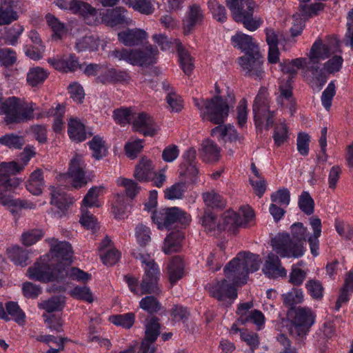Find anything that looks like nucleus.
I'll use <instances>...</instances> for the list:
<instances>
[{
    "label": "nucleus",
    "instance_id": "13d9d810",
    "mask_svg": "<svg viewBox=\"0 0 353 353\" xmlns=\"http://www.w3.org/2000/svg\"><path fill=\"white\" fill-rule=\"evenodd\" d=\"M202 225L208 232H213L217 230L219 231V225L220 223H216V216L210 211H205L201 218Z\"/></svg>",
    "mask_w": 353,
    "mask_h": 353
},
{
    "label": "nucleus",
    "instance_id": "7ed1b4c3",
    "mask_svg": "<svg viewBox=\"0 0 353 353\" xmlns=\"http://www.w3.org/2000/svg\"><path fill=\"white\" fill-rule=\"evenodd\" d=\"M308 233L302 223H294L290 226V233H279L272 239L273 250L281 257H301L306 251Z\"/></svg>",
    "mask_w": 353,
    "mask_h": 353
},
{
    "label": "nucleus",
    "instance_id": "49530a36",
    "mask_svg": "<svg viewBox=\"0 0 353 353\" xmlns=\"http://www.w3.org/2000/svg\"><path fill=\"white\" fill-rule=\"evenodd\" d=\"M23 32V28L19 24H15L8 28L3 38L5 43L8 45L15 46Z\"/></svg>",
    "mask_w": 353,
    "mask_h": 353
},
{
    "label": "nucleus",
    "instance_id": "0e129e2a",
    "mask_svg": "<svg viewBox=\"0 0 353 353\" xmlns=\"http://www.w3.org/2000/svg\"><path fill=\"white\" fill-rule=\"evenodd\" d=\"M97 41L92 36H85L76 42L75 48L77 51L93 50L97 48Z\"/></svg>",
    "mask_w": 353,
    "mask_h": 353
},
{
    "label": "nucleus",
    "instance_id": "f257e3e1",
    "mask_svg": "<svg viewBox=\"0 0 353 353\" xmlns=\"http://www.w3.org/2000/svg\"><path fill=\"white\" fill-rule=\"evenodd\" d=\"M195 106L200 110L203 119L208 120L219 125L211 130V135L217 137L226 141L242 143L244 137L237 133L233 125H223L228 117L230 108H232L236 103L232 92L228 91L227 96H214L210 99H194Z\"/></svg>",
    "mask_w": 353,
    "mask_h": 353
},
{
    "label": "nucleus",
    "instance_id": "4c0bfd02",
    "mask_svg": "<svg viewBox=\"0 0 353 353\" xmlns=\"http://www.w3.org/2000/svg\"><path fill=\"white\" fill-rule=\"evenodd\" d=\"M65 306V296H54L39 304V308L45 310L48 313L61 311Z\"/></svg>",
    "mask_w": 353,
    "mask_h": 353
},
{
    "label": "nucleus",
    "instance_id": "603ef678",
    "mask_svg": "<svg viewBox=\"0 0 353 353\" xmlns=\"http://www.w3.org/2000/svg\"><path fill=\"white\" fill-rule=\"evenodd\" d=\"M299 207L307 215H311L314 211V202L310 194L303 192L299 196Z\"/></svg>",
    "mask_w": 353,
    "mask_h": 353
},
{
    "label": "nucleus",
    "instance_id": "7c9ffc66",
    "mask_svg": "<svg viewBox=\"0 0 353 353\" xmlns=\"http://www.w3.org/2000/svg\"><path fill=\"white\" fill-rule=\"evenodd\" d=\"M66 277L77 281L86 282L90 279L91 276L78 268L59 267L58 281H62Z\"/></svg>",
    "mask_w": 353,
    "mask_h": 353
},
{
    "label": "nucleus",
    "instance_id": "c9c22d12",
    "mask_svg": "<svg viewBox=\"0 0 353 353\" xmlns=\"http://www.w3.org/2000/svg\"><path fill=\"white\" fill-rule=\"evenodd\" d=\"M68 132L70 138L74 141L81 142L87 138L84 125L75 119L70 120Z\"/></svg>",
    "mask_w": 353,
    "mask_h": 353
},
{
    "label": "nucleus",
    "instance_id": "f704fd0d",
    "mask_svg": "<svg viewBox=\"0 0 353 353\" xmlns=\"http://www.w3.org/2000/svg\"><path fill=\"white\" fill-rule=\"evenodd\" d=\"M201 156L205 161H216L220 157V148L212 141L206 139L201 144Z\"/></svg>",
    "mask_w": 353,
    "mask_h": 353
},
{
    "label": "nucleus",
    "instance_id": "c03bdc74",
    "mask_svg": "<svg viewBox=\"0 0 353 353\" xmlns=\"http://www.w3.org/2000/svg\"><path fill=\"white\" fill-rule=\"evenodd\" d=\"M208 6L214 19L221 23L227 21V12L225 8L216 0H210Z\"/></svg>",
    "mask_w": 353,
    "mask_h": 353
},
{
    "label": "nucleus",
    "instance_id": "412c9836",
    "mask_svg": "<svg viewBox=\"0 0 353 353\" xmlns=\"http://www.w3.org/2000/svg\"><path fill=\"white\" fill-rule=\"evenodd\" d=\"M133 65L148 66L157 62L159 50L151 45L142 49L134 50Z\"/></svg>",
    "mask_w": 353,
    "mask_h": 353
},
{
    "label": "nucleus",
    "instance_id": "c756f323",
    "mask_svg": "<svg viewBox=\"0 0 353 353\" xmlns=\"http://www.w3.org/2000/svg\"><path fill=\"white\" fill-rule=\"evenodd\" d=\"M310 223L312 228L313 234L308 237L307 242L312 254L314 256H317L319 248V238L321 234V221L320 219L312 216L310 219Z\"/></svg>",
    "mask_w": 353,
    "mask_h": 353
},
{
    "label": "nucleus",
    "instance_id": "393cba45",
    "mask_svg": "<svg viewBox=\"0 0 353 353\" xmlns=\"http://www.w3.org/2000/svg\"><path fill=\"white\" fill-rule=\"evenodd\" d=\"M130 77L125 70H117L115 68L107 69L102 72L96 79V83L102 84L117 83L128 81Z\"/></svg>",
    "mask_w": 353,
    "mask_h": 353
},
{
    "label": "nucleus",
    "instance_id": "69168bd1",
    "mask_svg": "<svg viewBox=\"0 0 353 353\" xmlns=\"http://www.w3.org/2000/svg\"><path fill=\"white\" fill-rule=\"evenodd\" d=\"M121 184L125 188L126 196L133 199L139 192L141 188L132 179L123 178L121 180Z\"/></svg>",
    "mask_w": 353,
    "mask_h": 353
},
{
    "label": "nucleus",
    "instance_id": "8fccbe9b",
    "mask_svg": "<svg viewBox=\"0 0 353 353\" xmlns=\"http://www.w3.org/2000/svg\"><path fill=\"white\" fill-rule=\"evenodd\" d=\"M219 250L214 249L208 256L206 261L207 266L213 272L218 271L221 269L222 264L219 260L221 252L224 251V245L223 244L218 245Z\"/></svg>",
    "mask_w": 353,
    "mask_h": 353
},
{
    "label": "nucleus",
    "instance_id": "423d86ee",
    "mask_svg": "<svg viewBox=\"0 0 353 353\" xmlns=\"http://www.w3.org/2000/svg\"><path fill=\"white\" fill-rule=\"evenodd\" d=\"M287 315L290 321L289 333L296 339L305 338L315 322L314 312L307 307H290Z\"/></svg>",
    "mask_w": 353,
    "mask_h": 353
},
{
    "label": "nucleus",
    "instance_id": "f8f14e48",
    "mask_svg": "<svg viewBox=\"0 0 353 353\" xmlns=\"http://www.w3.org/2000/svg\"><path fill=\"white\" fill-rule=\"evenodd\" d=\"M238 285L233 283L226 278L214 283L208 284L207 288L212 296L221 301L223 306L229 307L237 297L234 285Z\"/></svg>",
    "mask_w": 353,
    "mask_h": 353
},
{
    "label": "nucleus",
    "instance_id": "4d7b16f0",
    "mask_svg": "<svg viewBox=\"0 0 353 353\" xmlns=\"http://www.w3.org/2000/svg\"><path fill=\"white\" fill-rule=\"evenodd\" d=\"M43 236L40 229H31L24 232L21 235V241L23 245L30 246L37 242Z\"/></svg>",
    "mask_w": 353,
    "mask_h": 353
},
{
    "label": "nucleus",
    "instance_id": "ea45409f",
    "mask_svg": "<svg viewBox=\"0 0 353 353\" xmlns=\"http://www.w3.org/2000/svg\"><path fill=\"white\" fill-rule=\"evenodd\" d=\"M202 197L205 204L208 207L223 209L225 206V201L223 196L214 190L203 193Z\"/></svg>",
    "mask_w": 353,
    "mask_h": 353
},
{
    "label": "nucleus",
    "instance_id": "052dcab7",
    "mask_svg": "<svg viewBox=\"0 0 353 353\" xmlns=\"http://www.w3.org/2000/svg\"><path fill=\"white\" fill-rule=\"evenodd\" d=\"M275 145H281L288 139V129L285 123L276 125L273 134Z\"/></svg>",
    "mask_w": 353,
    "mask_h": 353
},
{
    "label": "nucleus",
    "instance_id": "c85d7f7f",
    "mask_svg": "<svg viewBox=\"0 0 353 353\" xmlns=\"http://www.w3.org/2000/svg\"><path fill=\"white\" fill-rule=\"evenodd\" d=\"M46 21L52 31L51 37L53 41H61L66 37L68 29L65 23L50 13L46 15Z\"/></svg>",
    "mask_w": 353,
    "mask_h": 353
},
{
    "label": "nucleus",
    "instance_id": "9b49d317",
    "mask_svg": "<svg viewBox=\"0 0 353 353\" xmlns=\"http://www.w3.org/2000/svg\"><path fill=\"white\" fill-rule=\"evenodd\" d=\"M252 112L255 125L260 128L265 121V128L269 130L274 124V111L270 110L268 92L265 88H261L257 94L253 105Z\"/></svg>",
    "mask_w": 353,
    "mask_h": 353
},
{
    "label": "nucleus",
    "instance_id": "5701e85b",
    "mask_svg": "<svg viewBox=\"0 0 353 353\" xmlns=\"http://www.w3.org/2000/svg\"><path fill=\"white\" fill-rule=\"evenodd\" d=\"M147 33L141 29H127L118 33V39L125 46L141 44L146 39Z\"/></svg>",
    "mask_w": 353,
    "mask_h": 353
},
{
    "label": "nucleus",
    "instance_id": "f03ea898",
    "mask_svg": "<svg viewBox=\"0 0 353 353\" xmlns=\"http://www.w3.org/2000/svg\"><path fill=\"white\" fill-rule=\"evenodd\" d=\"M35 154V148L32 145H28L20 154L21 164L16 161L0 163V203L19 208L32 209L35 208L36 205L33 203L22 199H10L6 196L7 192L13 191L19 185L21 181L19 178L15 177V175L24 169Z\"/></svg>",
    "mask_w": 353,
    "mask_h": 353
},
{
    "label": "nucleus",
    "instance_id": "cd10ccee",
    "mask_svg": "<svg viewBox=\"0 0 353 353\" xmlns=\"http://www.w3.org/2000/svg\"><path fill=\"white\" fill-rule=\"evenodd\" d=\"M231 40L235 44V46L245 52V55L260 52L258 46L253 41V38L250 35L238 32L232 37Z\"/></svg>",
    "mask_w": 353,
    "mask_h": 353
},
{
    "label": "nucleus",
    "instance_id": "9d476101",
    "mask_svg": "<svg viewBox=\"0 0 353 353\" xmlns=\"http://www.w3.org/2000/svg\"><path fill=\"white\" fill-rule=\"evenodd\" d=\"M240 212L237 213L233 210H227L223 214V223L219 225V232L228 230L234 233L239 228H247L254 218V212L249 206L240 208Z\"/></svg>",
    "mask_w": 353,
    "mask_h": 353
},
{
    "label": "nucleus",
    "instance_id": "3c124183",
    "mask_svg": "<svg viewBox=\"0 0 353 353\" xmlns=\"http://www.w3.org/2000/svg\"><path fill=\"white\" fill-rule=\"evenodd\" d=\"M186 190L185 183L183 182L176 183L171 187L165 189V197L169 200L179 199L183 196Z\"/></svg>",
    "mask_w": 353,
    "mask_h": 353
},
{
    "label": "nucleus",
    "instance_id": "2eb2a0df",
    "mask_svg": "<svg viewBox=\"0 0 353 353\" xmlns=\"http://www.w3.org/2000/svg\"><path fill=\"white\" fill-rule=\"evenodd\" d=\"M159 320L152 316L145 324V337L138 353H154L156 348L153 343L160 334Z\"/></svg>",
    "mask_w": 353,
    "mask_h": 353
},
{
    "label": "nucleus",
    "instance_id": "5fc2aeb1",
    "mask_svg": "<svg viewBox=\"0 0 353 353\" xmlns=\"http://www.w3.org/2000/svg\"><path fill=\"white\" fill-rule=\"evenodd\" d=\"M6 312L8 315H10L19 324H23L25 319V314L21 310L17 303L10 301L6 305Z\"/></svg>",
    "mask_w": 353,
    "mask_h": 353
},
{
    "label": "nucleus",
    "instance_id": "72a5a7b5",
    "mask_svg": "<svg viewBox=\"0 0 353 353\" xmlns=\"http://www.w3.org/2000/svg\"><path fill=\"white\" fill-rule=\"evenodd\" d=\"M184 265L179 256H174L167 266L169 280L173 285L181 279L183 275Z\"/></svg>",
    "mask_w": 353,
    "mask_h": 353
},
{
    "label": "nucleus",
    "instance_id": "79ce46f5",
    "mask_svg": "<svg viewBox=\"0 0 353 353\" xmlns=\"http://www.w3.org/2000/svg\"><path fill=\"white\" fill-rule=\"evenodd\" d=\"M125 4L132 7L141 14L150 15L154 11V8L150 1L148 0H126Z\"/></svg>",
    "mask_w": 353,
    "mask_h": 353
},
{
    "label": "nucleus",
    "instance_id": "338daca9",
    "mask_svg": "<svg viewBox=\"0 0 353 353\" xmlns=\"http://www.w3.org/2000/svg\"><path fill=\"white\" fill-rule=\"evenodd\" d=\"M42 316L49 329L58 332L62 330L63 320L60 316L53 314H43Z\"/></svg>",
    "mask_w": 353,
    "mask_h": 353
},
{
    "label": "nucleus",
    "instance_id": "ddd939ff",
    "mask_svg": "<svg viewBox=\"0 0 353 353\" xmlns=\"http://www.w3.org/2000/svg\"><path fill=\"white\" fill-rule=\"evenodd\" d=\"M245 74L254 79H261L264 74L263 57L260 52L248 54L238 59Z\"/></svg>",
    "mask_w": 353,
    "mask_h": 353
},
{
    "label": "nucleus",
    "instance_id": "473e14b6",
    "mask_svg": "<svg viewBox=\"0 0 353 353\" xmlns=\"http://www.w3.org/2000/svg\"><path fill=\"white\" fill-rule=\"evenodd\" d=\"M14 0H1L0 6V25L10 24L18 19V14L14 10Z\"/></svg>",
    "mask_w": 353,
    "mask_h": 353
},
{
    "label": "nucleus",
    "instance_id": "680f3d73",
    "mask_svg": "<svg viewBox=\"0 0 353 353\" xmlns=\"http://www.w3.org/2000/svg\"><path fill=\"white\" fill-rule=\"evenodd\" d=\"M101 191L99 187H92L90 188L83 200V205L81 207H85L86 209L88 207H99L98 204V196Z\"/></svg>",
    "mask_w": 353,
    "mask_h": 353
},
{
    "label": "nucleus",
    "instance_id": "b1692460",
    "mask_svg": "<svg viewBox=\"0 0 353 353\" xmlns=\"http://www.w3.org/2000/svg\"><path fill=\"white\" fill-rule=\"evenodd\" d=\"M127 10L122 7H117L113 9L108 10L103 16V21L108 26L114 27L117 25H129L132 20L128 18L125 13Z\"/></svg>",
    "mask_w": 353,
    "mask_h": 353
},
{
    "label": "nucleus",
    "instance_id": "39448f33",
    "mask_svg": "<svg viewBox=\"0 0 353 353\" xmlns=\"http://www.w3.org/2000/svg\"><path fill=\"white\" fill-rule=\"evenodd\" d=\"M332 52L328 45L323 44L321 41H316L312 45L308 58L307 71L312 75L313 89L319 91L327 82V75L320 61L330 57Z\"/></svg>",
    "mask_w": 353,
    "mask_h": 353
},
{
    "label": "nucleus",
    "instance_id": "a19ab883",
    "mask_svg": "<svg viewBox=\"0 0 353 353\" xmlns=\"http://www.w3.org/2000/svg\"><path fill=\"white\" fill-rule=\"evenodd\" d=\"M8 258L16 265L26 266L28 254L26 250L19 246H14L8 250Z\"/></svg>",
    "mask_w": 353,
    "mask_h": 353
},
{
    "label": "nucleus",
    "instance_id": "bb28decb",
    "mask_svg": "<svg viewBox=\"0 0 353 353\" xmlns=\"http://www.w3.org/2000/svg\"><path fill=\"white\" fill-rule=\"evenodd\" d=\"M183 239V232L179 230L172 231L164 239L162 251L165 254L179 252L182 248Z\"/></svg>",
    "mask_w": 353,
    "mask_h": 353
},
{
    "label": "nucleus",
    "instance_id": "1a4fd4ad",
    "mask_svg": "<svg viewBox=\"0 0 353 353\" xmlns=\"http://www.w3.org/2000/svg\"><path fill=\"white\" fill-rule=\"evenodd\" d=\"M152 219L158 228L170 229L174 224L187 225L191 221L190 216L177 207L165 208L152 212Z\"/></svg>",
    "mask_w": 353,
    "mask_h": 353
},
{
    "label": "nucleus",
    "instance_id": "6e6d98bb",
    "mask_svg": "<svg viewBox=\"0 0 353 353\" xmlns=\"http://www.w3.org/2000/svg\"><path fill=\"white\" fill-rule=\"evenodd\" d=\"M70 294L72 297L85 301L88 303L93 302L92 294L87 286H76L70 290Z\"/></svg>",
    "mask_w": 353,
    "mask_h": 353
},
{
    "label": "nucleus",
    "instance_id": "4be33fe9",
    "mask_svg": "<svg viewBox=\"0 0 353 353\" xmlns=\"http://www.w3.org/2000/svg\"><path fill=\"white\" fill-rule=\"evenodd\" d=\"M263 273L269 278L285 277L287 271L281 266V260L274 253H270L263 268Z\"/></svg>",
    "mask_w": 353,
    "mask_h": 353
},
{
    "label": "nucleus",
    "instance_id": "aec40b11",
    "mask_svg": "<svg viewBox=\"0 0 353 353\" xmlns=\"http://www.w3.org/2000/svg\"><path fill=\"white\" fill-rule=\"evenodd\" d=\"M85 168V165L80 155L76 154L70 161L68 175L72 179L74 188H80L87 183Z\"/></svg>",
    "mask_w": 353,
    "mask_h": 353
},
{
    "label": "nucleus",
    "instance_id": "2f4dec72",
    "mask_svg": "<svg viewBox=\"0 0 353 353\" xmlns=\"http://www.w3.org/2000/svg\"><path fill=\"white\" fill-rule=\"evenodd\" d=\"M50 195V204L55 205L61 211L66 210L69 205L73 202L72 199L67 195L60 187L51 186Z\"/></svg>",
    "mask_w": 353,
    "mask_h": 353
},
{
    "label": "nucleus",
    "instance_id": "09e8293b",
    "mask_svg": "<svg viewBox=\"0 0 353 353\" xmlns=\"http://www.w3.org/2000/svg\"><path fill=\"white\" fill-rule=\"evenodd\" d=\"M110 319L113 324L129 329L134 323L135 316L134 313L129 312L123 314L112 316Z\"/></svg>",
    "mask_w": 353,
    "mask_h": 353
},
{
    "label": "nucleus",
    "instance_id": "f3484780",
    "mask_svg": "<svg viewBox=\"0 0 353 353\" xmlns=\"http://www.w3.org/2000/svg\"><path fill=\"white\" fill-rule=\"evenodd\" d=\"M145 274L140 284L141 294H158L160 292L159 281L160 271L158 266L152 264L150 268H144Z\"/></svg>",
    "mask_w": 353,
    "mask_h": 353
},
{
    "label": "nucleus",
    "instance_id": "37998d69",
    "mask_svg": "<svg viewBox=\"0 0 353 353\" xmlns=\"http://www.w3.org/2000/svg\"><path fill=\"white\" fill-rule=\"evenodd\" d=\"M88 145L92 150V157L96 159L99 160L105 155V141L102 137L98 135L93 137L92 140L88 142Z\"/></svg>",
    "mask_w": 353,
    "mask_h": 353
},
{
    "label": "nucleus",
    "instance_id": "e433bc0d",
    "mask_svg": "<svg viewBox=\"0 0 353 353\" xmlns=\"http://www.w3.org/2000/svg\"><path fill=\"white\" fill-rule=\"evenodd\" d=\"M177 52L181 67L183 72L186 75H190L194 68L192 57L188 51L184 49L181 43L177 44Z\"/></svg>",
    "mask_w": 353,
    "mask_h": 353
},
{
    "label": "nucleus",
    "instance_id": "a878e982",
    "mask_svg": "<svg viewBox=\"0 0 353 353\" xmlns=\"http://www.w3.org/2000/svg\"><path fill=\"white\" fill-rule=\"evenodd\" d=\"M155 176L154 165L152 161L147 157H142L137 165L134 176L139 181H150Z\"/></svg>",
    "mask_w": 353,
    "mask_h": 353
},
{
    "label": "nucleus",
    "instance_id": "a211bd4d",
    "mask_svg": "<svg viewBox=\"0 0 353 353\" xmlns=\"http://www.w3.org/2000/svg\"><path fill=\"white\" fill-rule=\"evenodd\" d=\"M205 18L204 11L197 3H192L188 8L182 20V27L185 34H190L196 26L201 25Z\"/></svg>",
    "mask_w": 353,
    "mask_h": 353
},
{
    "label": "nucleus",
    "instance_id": "20e7f679",
    "mask_svg": "<svg viewBox=\"0 0 353 353\" xmlns=\"http://www.w3.org/2000/svg\"><path fill=\"white\" fill-rule=\"evenodd\" d=\"M261 263L259 255L240 252L224 268L225 278L235 284H245L249 273L258 270Z\"/></svg>",
    "mask_w": 353,
    "mask_h": 353
},
{
    "label": "nucleus",
    "instance_id": "864d4df0",
    "mask_svg": "<svg viewBox=\"0 0 353 353\" xmlns=\"http://www.w3.org/2000/svg\"><path fill=\"white\" fill-rule=\"evenodd\" d=\"M0 143L10 148L21 149L25 144V139L22 136L9 134L0 138Z\"/></svg>",
    "mask_w": 353,
    "mask_h": 353
},
{
    "label": "nucleus",
    "instance_id": "6e6552de",
    "mask_svg": "<svg viewBox=\"0 0 353 353\" xmlns=\"http://www.w3.org/2000/svg\"><path fill=\"white\" fill-rule=\"evenodd\" d=\"M34 105L32 102L28 103L15 97L8 98L3 102L2 108V114L6 115V123H20L32 120L34 118Z\"/></svg>",
    "mask_w": 353,
    "mask_h": 353
},
{
    "label": "nucleus",
    "instance_id": "58836bf2",
    "mask_svg": "<svg viewBox=\"0 0 353 353\" xmlns=\"http://www.w3.org/2000/svg\"><path fill=\"white\" fill-rule=\"evenodd\" d=\"M49 73L41 67L31 68L27 74V82L32 87L42 84Z\"/></svg>",
    "mask_w": 353,
    "mask_h": 353
},
{
    "label": "nucleus",
    "instance_id": "0eeeda50",
    "mask_svg": "<svg viewBox=\"0 0 353 353\" xmlns=\"http://www.w3.org/2000/svg\"><path fill=\"white\" fill-rule=\"evenodd\" d=\"M232 19L241 23L250 31H255L263 23L260 17H253L255 2L253 0H225Z\"/></svg>",
    "mask_w": 353,
    "mask_h": 353
},
{
    "label": "nucleus",
    "instance_id": "bf43d9fd",
    "mask_svg": "<svg viewBox=\"0 0 353 353\" xmlns=\"http://www.w3.org/2000/svg\"><path fill=\"white\" fill-rule=\"evenodd\" d=\"M305 286L309 294L313 299L321 300L323 298L324 288L319 281L314 279L309 280Z\"/></svg>",
    "mask_w": 353,
    "mask_h": 353
},
{
    "label": "nucleus",
    "instance_id": "6ab92c4d",
    "mask_svg": "<svg viewBox=\"0 0 353 353\" xmlns=\"http://www.w3.org/2000/svg\"><path fill=\"white\" fill-rule=\"evenodd\" d=\"M133 130L143 134L145 137H154L160 128L154 119L145 112L139 113L132 122Z\"/></svg>",
    "mask_w": 353,
    "mask_h": 353
},
{
    "label": "nucleus",
    "instance_id": "de8ad7c7",
    "mask_svg": "<svg viewBox=\"0 0 353 353\" xmlns=\"http://www.w3.org/2000/svg\"><path fill=\"white\" fill-rule=\"evenodd\" d=\"M282 297L284 305L290 307H294V305L302 303L303 301V292L297 288H292L290 292L283 294Z\"/></svg>",
    "mask_w": 353,
    "mask_h": 353
},
{
    "label": "nucleus",
    "instance_id": "e2e57ef3",
    "mask_svg": "<svg viewBox=\"0 0 353 353\" xmlns=\"http://www.w3.org/2000/svg\"><path fill=\"white\" fill-rule=\"evenodd\" d=\"M336 94V88L333 81L330 82L322 93L321 103L329 110L332 106V99Z\"/></svg>",
    "mask_w": 353,
    "mask_h": 353
},
{
    "label": "nucleus",
    "instance_id": "a18cd8bd",
    "mask_svg": "<svg viewBox=\"0 0 353 353\" xmlns=\"http://www.w3.org/2000/svg\"><path fill=\"white\" fill-rule=\"evenodd\" d=\"M139 306L150 314L158 312L162 308L161 303L154 296H147L143 298L139 302Z\"/></svg>",
    "mask_w": 353,
    "mask_h": 353
},
{
    "label": "nucleus",
    "instance_id": "4468645a",
    "mask_svg": "<svg viewBox=\"0 0 353 353\" xmlns=\"http://www.w3.org/2000/svg\"><path fill=\"white\" fill-rule=\"evenodd\" d=\"M44 261L45 260H41L40 261L36 262L32 266L28 269L29 278L43 282L58 281L59 266L51 268L50 265Z\"/></svg>",
    "mask_w": 353,
    "mask_h": 353
},
{
    "label": "nucleus",
    "instance_id": "774afa93",
    "mask_svg": "<svg viewBox=\"0 0 353 353\" xmlns=\"http://www.w3.org/2000/svg\"><path fill=\"white\" fill-rule=\"evenodd\" d=\"M150 230L145 225L140 224L135 229V235L138 243L141 246H145L150 241Z\"/></svg>",
    "mask_w": 353,
    "mask_h": 353
},
{
    "label": "nucleus",
    "instance_id": "dca6fc26",
    "mask_svg": "<svg viewBox=\"0 0 353 353\" xmlns=\"http://www.w3.org/2000/svg\"><path fill=\"white\" fill-rule=\"evenodd\" d=\"M54 244L51 245L50 254L52 259L57 263L55 267L69 266L72 263V249L71 245L66 241L57 242L52 239Z\"/></svg>",
    "mask_w": 353,
    "mask_h": 353
}]
</instances>
